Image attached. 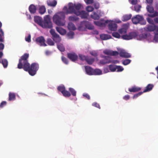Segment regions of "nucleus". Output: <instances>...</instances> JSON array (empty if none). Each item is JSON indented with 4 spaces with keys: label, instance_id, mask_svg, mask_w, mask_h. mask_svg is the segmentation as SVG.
I'll list each match as a JSON object with an SVG mask.
<instances>
[{
    "label": "nucleus",
    "instance_id": "1",
    "mask_svg": "<svg viewBox=\"0 0 158 158\" xmlns=\"http://www.w3.org/2000/svg\"><path fill=\"white\" fill-rule=\"evenodd\" d=\"M29 57V54L27 53L22 56L19 59L17 67L19 69H23L24 71L28 72L30 75L33 76L36 74L39 65L36 63H33L30 65L28 60Z\"/></svg>",
    "mask_w": 158,
    "mask_h": 158
},
{
    "label": "nucleus",
    "instance_id": "2",
    "mask_svg": "<svg viewBox=\"0 0 158 158\" xmlns=\"http://www.w3.org/2000/svg\"><path fill=\"white\" fill-rule=\"evenodd\" d=\"M65 15L63 12H60L55 15L53 17V22L59 26H64L65 24Z\"/></svg>",
    "mask_w": 158,
    "mask_h": 158
},
{
    "label": "nucleus",
    "instance_id": "3",
    "mask_svg": "<svg viewBox=\"0 0 158 158\" xmlns=\"http://www.w3.org/2000/svg\"><path fill=\"white\" fill-rule=\"evenodd\" d=\"M41 27L45 28L51 29L52 27V24L49 15H46L44 16Z\"/></svg>",
    "mask_w": 158,
    "mask_h": 158
},
{
    "label": "nucleus",
    "instance_id": "4",
    "mask_svg": "<svg viewBox=\"0 0 158 158\" xmlns=\"http://www.w3.org/2000/svg\"><path fill=\"white\" fill-rule=\"evenodd\" d=\"M131 20L133 23L135 24H136L140 22H141V24L143 25L145 24L146 23L143 16L139 15H137L133 17Z\"/></svg>",
    "mask_w": 158,
    "mask_h": 158
},
{
    "label": "nucleus",
    "instance_id": "5",
    "mask_svg": "<svg viewBox=\"0 0 158 158\" xmlns=\"http://www.w3.org/2000/svg\"><path fill=\"white\" fill-rule=\"evenodd\" d=\"M68 8L66 6H64L63 8V10H66V14L74 13L76 15L77 11H76L74 9V4L72 3H69L68 4Z\"/></svg>",
    "mask_w": 158,
    "mask_h": 158
},
{
    "label": "nucleus",
    "instance_id": "6",
    "mask_svg": "<svg viewBox=\"0 0 158 158\" xmlns=\"http://www.w3.org/2000/svg\"><path fill=\"white\" fill-rule=\"evenodd\" d=\"M146 9L147 11L151 14L148 15L149 17L153 18L158 16V12L157 11L155 12L154 8L151 6L147 5Z\"/></svg>",
    "mask_w": 158,
    "mask_h": 158
},
{
    "label": "nucleus",
    "instance_id": "7",
    "mask_svg": "<svg viewBox=\"0 0 158 158\" xmlns=\"http://www.w3.org/2000/svg\"><path fill=\"white\" fill-rule=\"evenodd\" d=\"M137 36V33L136 32L133 31L129 33L128 34L122 35V37L124 40H130L136 38Z\"/></svg>",
    "mask_w": 158,
    "mask_h": 158
},
{
    "label": "nucleus",
    "instance_id": "8",
    "mask_svg": "<svg viewBox=\"0 0 158 158\" xmlns=\"http://www.w3.org/2000/svg\"><path fill=\"white\" fill-rule=\"evenodd\" d=\"M80 26L81 27H84L88 29L92 30L94 29V26L89 22L83 21L81 22Z\"/></svg>",
    "mask_w": 158,
    "mask_h": 158
},
{
    "label": "nucleus",
    "instance_id": "9",
    "mask_svg": "<svg viewBox=\"0 0 158 158\" xmlns=\"http://www.w3.org/2000/svg\"><path fill=\"white\" fill-rule=\"evenodd\" d=\"M50 32L52 36V39L56 43H58L61 41V38L59 35L55 32L54 30L51 29Z\"/></svg>",
    "mask_w": 158,
    "mask_h": 158
},
{
    "label": "nucleus",
    "instance_id": "10",
    "mask_svg": "<svg viewBox=\"0 0 158 158\" xmlns=\"http://www.w3.org/2000/svg\"><path fill=\"white\" fill-rule=\"evenodd\" d=\"M36 43L40 46H46L47 44H45V40L43 36H40L37 38L35 40Z\"/></svg>",
    "mask_w": 158,
    "mask_h": 158
},
{
    "label": "nucleus",
    "instance_id": "11",
    "mask_svg": "<svg viewBox=\"0 0 158 158\" xmlns=\"http://www.w3.org/2000/svg\"><path fill=\"white\" fill-rule=\"evenodd\" d=\"M146 31L152 32L154 31V33L157 31H158V26H156L155 24L149 25H148L145 28Z\"/></svg>",
    "mask_w": 158,
    "mask_h": 158
},
{
    "label": "nucleus",
    "instance_id": "12",
    "mask_svg": "<svg viewBox=\"0 0 158 158\" xmlns=\"http://www.w3.org/2000/svg\"><path fill=\"white\" fill-rule=\"evenodd\" d=\"M109 22V21L108 20H106L105 21L103 19H102L100 21H95L94 22V23L97 26L100 27H104Z\"/></svg>",
    "mask_w": 158,
    "mask_h": 158
},
{
    "label": "nucleus",
    "instance_id": "13",
    "mask_svg": "<svg viewBox=\"0 0 158 158\" xmlns=\"http://www.w3.org/2000/svg\"><path fill=\"white\" fill-rule=\"evenodd\" d=\"M67 57L73 62H75L78 59L77 55L74 52L67 53Z\"/></svg>",
    "mask_w": 158,
    "mask_h": 158
},
{
    "label": "nucleus",
    "instance_id": "14",
    "mask_svg": "<svg viewBox=\"0 0 158 158\" xmlns=\"http://www.w3.org/2000/svg\"><path fill=\"white\" fill-rule=\"evenodd\" d=\"M103 57L104 59L101 60L100 61V62L101 64H106L111 63V58L109 56H103Z\"/></svg>",
    "mask_w": 158,
    "mask_h": 158
},
{
    "label": "nucleus",
    "instance_id": "15",
    "mask_svg": "<svg viewBox=\"0 0 158 158\" xmlns=\"http://www.w3.org/2000/svg\"><path fill=\"white\" fill-rule=\"evenodd\" d=\"M108 27L110 30L115 31L117 30V25L116 23L113 22H111L109 23Z\"/></svg>",
    "mask_w": 158,
    "mask_h": 158
},
{
    "label": "nucleus",
    "instance_id": "16",
    "mask_svg": "<svg viewBox=\"0 0 158 158\" xmlns=\"http://www.w3.org/2000/svg\"><path fill=\"white\" fill-rule=\"evenodd\" d=\"M77 16L80 15L81 17L82 18H86L89 15L88 13L85 12L84 10H82L81 11H77V12L76 14Z\"/></svg>",
    "mask_w": 158,
    "mask_h": 158
},
{
    "label": "nucleus",
    "instance_id": "17",
    "mask_svg": "<svg viewBox=\"0 0 158 158\" xmlns=\"http://www.w3.org/2000/svg\"><path fill=\"white\" fill-rule=\"evenodd\" d=\"M34 21L35 23L41 26L43 21L41 17L39 16H35L34 17Z\"/></svg>",
    "mask_w": 158,
    "mask_h": 158
},
{
    "label": "nucleus",
    "instance_id": "18",
    "mask_svg": "<svg viewBox=\"0 0 158 158\" xmlns=\"http://www.w3.org/2000/svg\"><path fill=\"white\" fill-rule=\"evenodd\" d=\"M86 73L89 75H93L94 69L91 67L86 66L85 67Z\"/></svg>",
    "mask_w": 158,
    "mask_h": 158
},
{
    "label": "nucleus",
    "instance_id": "19",
    "mask_svg": "<svg viewBox=\"0 0 158 158\" xmlns=\"http://www.w3.org/2000/svg\"><path fill=\"white\" fill-rule=\"evenodd\" d=\"M57 2L56 0H48L47 4L48 6L54 7L57 4Z\"/></svg>",
    "mask_w": 158,
    "mask_h": 158
},
{
    "label": "nucleus",
    "instance_id": "20",
    "mask_svg": "<svg viewBox=\"0 0 158 158\" xmlns=\"http://www.w3.org/2000/svg\"><path fill=\"white\" fill-rule=\"evenodd\" d=\"M36 7L34 5L31 4L29 6V10L31 14L35 13L36 12Z\"/></svg>",
    "mask_w": 158,
    "mask_h": 158
},
{
    "label": "nucleus",
    "instance_id": "21",
    "mask_svg": "<svg viewBox=\"0 0 158 158\" xmlns=\"http://www.w3.org/2000/svg\"><path fill=\"white\" fill-rule=\"evenodd\" d=\"M141 89V88L136 86H134L131 88L129 89V91L131 92H136L140 91Z\"/></svg>",
    "mask_w": 158,
    "mask_h": 158
},
{
    "label": "nucleus",
    "instance_id": "22",
    "mask_svg": "<svg viewBox=\"0 0 158 158\" xmlns=\"http://www.w3.org/2000/svg\"><path fill=\"white\" fill-rule=\"evenodd\" d=\"M132 17L131 14H126L123 15L122 18V20L123 22H125L130 19Z\"/></svg>",
    "mask_w": 158,
    "mask_h": 158
},
{
    "label": "nucleus",
    "instance_id": "23",
    "mask_svg": "<svg viewBox=\"0 0 158 158\" xmlns=\"http://www.w3.org/2000/svg\"><path fill=\"white\" fill-rule=\"evenodd\" d=\"M56 30L61 35H64L66 33V30L61 27H56Z\"/></svg>",
    "mask_w": 158,
    "mask_h": 158
},
{
    "label": "nucleus",
    "instance_id": "24",
    "mask_svg": "<svg viewBox=\"0 0 158 158\" xmlns=\"http://www.w3.org/2000/svg\"><path fill=\"white\" fill-rule=\"evenodd\" d=\"M119 55L121 57L124 58H129L131 56L129 53L122 51L120 52Z\"/></svg>",
    "mask_w": 158,
    "mask_h": 158
},
{
    "label": "nucleus",
    "instance_id": "25",
    "mask_svg": "<svg viewBox=\"0 0 158 158\" xmlns=\"http://www.w3.org/2000/svg\"><path fill=\"white\" fill-rule=\"evenodd\" d=\"M154 87L153 85L152 84H148L145 87V89L143 91V93L148 92L151 91Z\"/></svg>",
    "mask_w": 158,
    "mask_h": 158
},
{
    "label": "nucleus",
    "instance_id": "26",
    "mask_svg": "<svg viewBox=\"0 0 158 158\" xmlns=\"http://www.w3.org/2000/svg\"><path fill=\"white\" fill-rule=\"evenodd\" d=\"M100 38L102 40H106L111 38V36L109 35L102 34L100 35Z\"/></svg>",
    "mask_w": 158,
    "mask_h": 158
},
{
    "label": "nucleus",
    "instance_id": "27",
    "mask_svg": "<svg viewBox=\"0 0 158 158\" xmlns=\"http://www.w3.org/2000/svg\"><path fill=\"white\" fill-rule=\"evenodd\" d=\"M148 35L147 34L143 33L138 35L137 37H136L138 40H141L143 39H144L147 38Z\"/></svg>",
    "mask_w": 158,
    "mask_h": 158
},
{
    "label": "nucleus",
    "instance_id": "28",
    "mask_svg": "<svg viewBox=\"0 0 158 158\" xmlns=\"http://www.w3.org/2000/svg\"><path fill=\"white\" fill-rule=\"evenodd\" d=\"M0 63L2 64L4 68H6L7 67L8 64V62L6 59L0 58Z\"/></svg>",
    "mask_w": 158,
    "mask_h": 158
},
{
    "label": "nucleus",
    "instance_id": "29",
    "mask_svg": "<svg viewBox=\"0 0 158 158\" xmlns=\"http://www.w3.org/2000/svg\"><path fill=\"white\" fill-rule=\"evenodd\" d=\"M46 11V9L44 6H42L40 7L39 9V13L41 15L44 14Z\"/></svg>",
    "mask_w": 158,
    "mask_h": 158
},
{
    "label": "nucleus",
    "instance_id": "30",
    "mask_svg": "<svg viewBox=\"0 0 158 158\" xmlns=\"http://www.w3.org/2000/svg\"><path fill=\"white\" fill-rule=\"evenodd\" d=\"M68 29L70 30L74 31L76 29L74 24L71 22H70L68 23Z\"/></svg>",
    "mask_w": 158,
    "mask_h": 158
},
{
    "label": "nucleus",
    "instance_id": "31",
    "mask_svg": "<svg viewBox=\"0 0 158 158\" xmlns=\"http://www.w3.org/2000/svg\"><path fill=\"white\" fill-rule=\"evenodd\" d=\"M15 93H10L9 94V101H11L15 100Z\"/></svg>",
    "mask_w": 158,
    "mask_h": 158
},
{
    "label": "nucleus",
    "instance_id": "32",
    "mask_svg": "<svg viewBox=\"0 0 158 158\" xmlns=\"http://www.w3.org/2000/svg\"><path fill=\"white\" fill-rule=\"evenodd\" d=\"M79 19L78 17L75 16H70L69 17V20L70 21H78Z\"/></svg>",
    "mask_w": 158,
    "mask_h": 158
},
{
    "label": "nucleus",
    "instance_id": "33",
    "mask_svg": "<svg viewBox=\"0 0 158 158\" xmlns=\"http://www.w3.org/2000/svg\"><path fill=\"white\" fill-rule=\"evenodd\" d=\"M91 17L94 19H98L100 18L99 15L95 12H93V14L91 15Z\"/></svg>",
    "mask_w": 158,
    "mask_h": 158
},
{
    "label": "nucleus",
    "instance_id": "34",
    "mask_svg": "<svg viewBox=\"0 0 158 158\" xmlns=\"http://www.w3.org/2000/svg\"><path fill=\"white\" fill-rule=\"evenodd\" d=\"M57 48L61 52H64L65 51V48L62 44H57Z\"/></svg>",
    "mask_w": 158,
    "mask_h": 158
},
{
    "label": "nucleus",
    "instance_id": "35",
    "mask_svg": "<svg viewBox=\"0 0 158 158\" xmlns=\"http://www.w3.org/2000/svg\"><path fill=\"white\" fill-rule=\"evenodd\" d=\"M93 75H99L102 74V71L99 69H96L94 70Z\"/></svg>",
    "mask_w": 158,
    "mask_h": 158
},
{
    "label": "nucleus",
    "instance_id": "36",
    "mask_svg": "<svg viewBox=\"0 0 158 158\" xmlns=\"http://www.w3.org/2000/svg\"><path fill=\"white\" fill-rule=\"evenodd\" d=\"M57 89L62 94L65 90V88L64 85H61L58 86Z\"/></svg>",
    "mask_w": 158,
    "mask_h": 158
},
{
    "label": "nucleus",
    "instance_id": "37",
    "mask_svg": "<svg viewBox=\"0 0 158 158\" xmlns=\"http://www.w3.org/2000/svg\"><path fill=\"white\" fill-rule=\"evenodd\" d=\"M64 96L65 97H69L71 96V94L68 91L66 90L62 93Z\"/></svg>",
    "mask_w": 158,
    "mask_h": 158
},
{
    "label": "nucleus",
    "instance_id": "38",
    "mask_svg": "<svg viewBox=\"0 0 158 158\" xmlns=\"http://www.w3.org/2000/svg\"><path fill=\"white\" fill-rule=\"evenodd\" d=\"M86 61L89 64H91L94 61V58H89L88 56H87Z\"/></svg>",
    "mask_w": 158,
    "mask_h": 158
},
{
    "label": "nucleus",
    "instance_id": "39",
    "mask_svg": "<svg viewBox=\"0 0 158 158\" xmlns=\"http://www.w3.org/2000/svg\"><path fill=\"white\" fill-rule=\"evenodd\" d=\"M109 69L111 72H114L116 70V65L110 64L109 66Z\"/></svg>",
    "mask_w": 158,
    "mask_h": 158
},
{
    "label": "nucleus",
    "instance_id": "40",
    "mask_svg": "<svg viewBox=\"0 0 158 158\" xmlns=\"http://www.w3.org/2000/svg\"><path fill=\"white\" fill-rule=\"evenodd\" d=\"M141 8V6L139 5H136L134 6L135 10L137 12H139Z\"/></svg>",
    "mask_w": 158,
    "mask_h": 158
},
{
    "label": "nucleus",
    "instance_id": "41",
    "mask_svg": "<svg viewBox=\"0 0 158 158\" xmlns=\"http://www.w3.org/2000/svg\"><path fill=\"white\" fill-rule=\"evenodd\" d=\"M69 90L73 96H75L76 95V92L74 89L72 88H69Z\"/></svg>",
    "mask_w": 158,
    "mask_h": 158
},
{
    "label": "nucleus",
    "instance_id": "42",
    "mask_svg": "<svg viewBox=\"0 0 158 158\" xmlns=\"http://www.w3.org/2000/svg\"><path fill=\"white\" fill-rule=\"evenodd\" d=\"M74 32L72 31L69 32L67 34L68 36L70 39H72L74 35Z\"/></svg>",
    "mask_w": 158,
    "mask_h": 158
},
{
    "label": "nucleus",
    "instance_id": "43",
    "mask_svg": "<svg viewBox=\"0 0 158 158\" xmlns=\"http://www.w3.org/2000/svg\"><path fill=\"white\" fill-rule=\"evenodd\" d=\"M155 35L153 40L156 42H158V31L155 32Z\"/></svg>",
    "mask_w": 158,
    "mask_h": 158
},
{
    "label": "nucleus",
    "instance_id": "44",
    "mask_svg": "<svg viewBox=\"0 0 158 158\" xmlns=\"http://www.w3.org/2000/svg\"><path fill=\"white\" fill-rule=\"evenodd\" d=\"M61 60L64 63L66 64H68L69 63L68 60L65 57L62 56L61 57Z\"/></svg>",
    "mask_w": 158,
    "mask_h": 158
},
{
    "label": "nucleus",
    "instance_id": "45",
    "mask_svg": "<svg viewBox=\"0 0 158 158\" xmlns=\"http://www.w3.org/2000/svg\"><path fill=\"white\" fill-rule=\"evenodd\" d=\"M87 56H85L82 54H80L79 55V57L80 59L81 60H86Z\"/></svg>",
    "mask_w": 158,
    "mask_h": 158
},
{
    "label": "nucleus",
    "instance_id": "46",
    "mask_svg": "<svg viewBox=\"0 0 158 158\" xmlns=\"http://www.w3.org/2000/svg\"><path fill=\"white\" fill-rule=\"evenodd\" d=\"M47 43L49 45L52 46L54 44L53 41L50 39H48Z\"/></svg>",
    "mask_w": 158,
    "mask_h": 158
},
{
    "label": "nucleus",
    "instance_id": "47",
    "mask_svg": "<svg viewBox=\"0 0 158 158\" xmlns=\"http://www.w3.org/2000/svg\"><path fill=\"white\" fill-rule=\"evenodd\" d=\"M131 60L129 59H126L123 61V65H126L129 64L131 62Z\"/></svg>",
    "mask_w": 158,
    "mask_h": 158
},
{
    "label": "nucleus",
    "instance_id": "48",
    "mask_svg": "<svg viewBox=\"0 0 158 158\" xmlns=\"http://www.w3.org/2000/svg\"><path fill=\"white\" fill-rule=\"evenodd\" d=\"M86 9L88 12H91L94 10V8L91 6H88L86 7Z\"/></svg>",
    "mask_w": 158,
    "mask_h": 158
},
{
    "label": "nucleus",
    "instance_id": "49",
    "mask_svg": "<svg viewBox=\"0 0 158 158\" xmlns=\"http://www.w3.org/2000/svg\"><path fill=\"white\" fill-rule=\"evenodd\" d=\"M112 35L113 37L116 38H119L120 37V34L117 32H113L112 34Z\"/></svg>",
    "mask_w": 158,
    "mask_h": 158
},
{
    "label": "nucleus",
    "instance_id": "50",
    "mask_svg": "<svg viewBox=\"0 0 158 158\" xmlns=\"http://www.w3.org/2000/svg\"><path fill=\"white\" fill-rule=\"evenodd\" d=\"M74 4V9L76 10H80L81 7V5L80 3Z\"/></svg>",
    "mask_w": 158,
    "mask_h": 158
},
{
    "label": "nucleus",
    "instance_id": "51",
    "mask_svg": "<svg viewBox=\"0 0 158 158\" xmlns=\"http://www.w3.org/2000/svg\"><path fill=\"white\" fill-rule=\"evenodd\" d=\"M119 32L121 34L125 33L127 32V30L124 28H122L118 30Z\"/></svg>",
    "mask_w": 158,
    "mask_h": 158
},
{
    "label": "nucleus",
    "instance_id": "52",
    "mask_svg": "<svg viewBox=\"0 0 158 158\" xmlns=\"http://www.w3.org/2000/svg\"><path fill=\"white\" fill-rule=\"evenodd\" d=\"M143 93V92H140L137 94H135L134 95L133 97V98L134 99L136 98L139 96L141 95Z\"/></svg>",
    "mask_w": 158,
    "mask_h": 158
},
{
    "label": "nucleus",
    "instance_id": "53",
    "mask_svg": "<svg viewBox=\"0 0 158 158\" xmlns=\"http://www.w3.org/2000/svg\"><path fill=\"white\" fill-rule=\"evenodd\" d=\"M116 69H117V72H119L123 71L124 69L121 66L116 65Z\"/></svg>",
    "mask_w": 158,
    "mask_h": 158
},
{
    "label": "nucleus",
    "instance_id": "54",
    "mask_svg": "<svg viewBox=\"0 0 158 158\" xmlns=\"http://www.w3.org/2000/svg\"><path fill=\"white\" fill-rule=\"evenodd\" d=\"M92 105L94 107H95L99 108V109H100V105H99V104L98 103L96 102H93L92 104Z\"/></svg>",
    "mask_w": 158,
    "mask_h": 158
},
{
    "label": "nucleus",
    "instance_id": "55",
    "mask_svg": "<svg viewBox=\"0 0 158 158\" xmlns=\"http://www.w3.org/2000/svg\"><path fill=\"white\" fill-rule=\"evenodd\" d=\"M147 20L148 22L149 23L151 24L152 25L154 24V23L153 21L151 19L149 18H148L147 19Z\"/></svg>",
    "mask_w": 158,
    "mask_h": 158
},
{
    "label": "nucleus",
    "instance_id": "56",
    "mask_svg": "<svg viewBox=\"0 0 158 158\" xmlns=\"http://www.w3.org/2000/svg\"><path fill=\"white\" fill-rule=\"evenodd\" d=\"M103 53L105 54L110 55L111 54V51L107 50H105L104 51Z\"/></svg>",
    "mask_w": 158,
    "mask_h": 158
},
{
    "label": "nucleus",
    "instance_id": "57",
    "mask_svg": "<svg viewBox=\"0 0 158 158\" xmlns=\"http://www.w3.org/2000/svg\"><path fill=\"white\" fill-rule=\"evenodd\" d=\"M118 52L117 51H111V56H115L118 55Z\"/></svg>",
    "mask_w": 158,
    "mask_h": 158
},
{
    "label": "nucleus",
    "instance_id": "58",
    "mask_svg": "<svg viewBox=\"0 0 158 158\" xmlns=\"http://www.w3.org/2000/svg\"><path fill=\"white\" fill-rule=\"evenodd\" d=\"M31 35L29 34L27 37H25V39L26 41L28 42H30L31 41Z\"/></svg>",
    "mask_w": 158,
    "mask_h": 158
},
{
    "label": "nucleus",
    "instance_id": "59",
    "mask_svg": "<svg viewBox=\"0 0 158 158\" xmlns=\"http://www.w3.org/2000/svg\"><path fill=\"white\" fill-rule=\"evenodd\" d=\"M84 1L87 4H91L94 2V0H84Z\"/></svg>",
    "mask_w": 158,
    "mask_h": 158
},
{
    "label": "nucleus",
    "instance_id": "60",
    "mask_svg": "<svg viewBox=\"0 0 158 158\" xmlns=\"http://www.w3.org/2000/svg\"><path fill=\"white\" fill-rule=\"evenodd\" d=\"M83 96L85 97L88 100H89L90 99V97L89 95L86 93H84L83 94Z\"/></svg>",
    "mask_w": 158,
    "mask_h": 158
},
{
    "label": "nucleus",
    "instance_id": "61",
    "mask_svg": "<svg viewBox=\"0 0 158 158\" xmlns=\"http://www.w3.org/2000/svg\"><path fill=\"white\" fill-rule=\"evenodd\" d=\"M94 8L96 9H98L99 7V4L98 2H95L94 4Z\"/></svg>",
    "mask_w": 158,
    "mask_h": 158
},
{
    "label": "nucleus",
    "instance_id": "62",
    "mask_svg": "<svg viewBox=\"0 0 158 158\" xmlns=\"http://www.w3.org/2000/svg\"><path fill=\"white\" fill-rule=\"evenodd\" d=\"M6 102L5 101H2L0 104V107L2 108L4 106H5L6 105Z\"/></svg>",
    "mask_w": 158,
    "mask_h": 158
},
{
    "label": "nucleus",
    "instance_id": "63",
    "mask_svg": "<svg viewBox=\"0 0 158 158\" xmlns=\"http://www.w3.org/2000/svg\"><path fill=\"white\" fill-rule=\"evenodd\" d=\"M138 2L137 0H131V3L132 5H136Z\"/></svg>",
    "mask_w": 158,
    "mask_h": 158
},
{
    "label": "nucleus",
    "instance_id": "64",
    "mask_svg": "<svg viewBox=\"0 0 158 158\" xmlns=\"http://www.w3.org/2000/svg\"><path fill=\"white\" fill-rule=\"evenodd\" d=\"M130 96L128 95H125L123 97V99L125 100H127L130 98Z\"/></svg>",
    "mask_w": 158,
    "mask_h": 158
}]
</instances>
